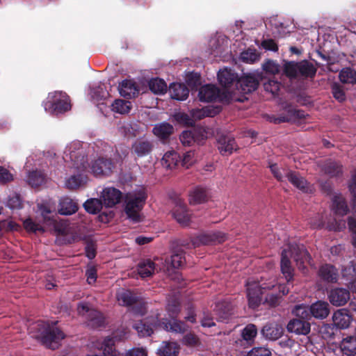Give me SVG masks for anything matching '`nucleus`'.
<instances>
[{
    "mask_svg": "<svg viewBox=\"0 0 356 356\" xmlns=\"http://www.w3.org/2000/svg\"><path fill=\"white\" fill-rule=\"evenodd\" d=\"M269 290H278L282 291L283 295L289 293V288L285 285H277L275 280L269 282L261 284H248L247 296L249 307L252 309L257 308L263 302L264 295Z\"/></svg>",
    "mask_w": 356,
    "mask_h": 356,
    "instance_id": "f257e3e1",
    "label": "nucleus"
},
{
    "mask_svg": "<svg viewBox=\"0 0 356 356\" xmlns=\"http://www.w3.org/2000/svg\"><path fill=\"white\" fill-rule=\"evenodd\" d=\"M31 329L38 332L34 337L39 339L42 345L51 350L58 348L59 342L65 337L64 333L59 328L50 325L47 322H37L33 325Z\"/></svg>",
    "mask_w": 356,
    "mask_h": 356,
    "instance_id": "f03ea898",
    "label": "nucleus"
},
{
    "mask_svg": "<svg viewBox=\"0 0 356 356\" xmlns=\"http://www.w3.org/2000/svg\"><path fill=\"white\" fill-rule=\"evenodd\" d=\"M317 72L314 65L307 60L299 62L285 61L283 65V73L289 79L302 78L313 79Z\"/></svg>",
    "mask_w": 356,
    "mask_h": 356,
    "instance_id": "7ed1b4c3",
    "label": "nucleus"
},
{
    "mask_svg": "<svg viewBox=\"0 0 356 356\" xmlns=\"http://www.w3.org/2000/svg\"><path fill=\"white\" fill-rule=\"evenodd\" d=\"M43 106L46 111L56 115L65 113L71 108L69 96L62 91L49 93Z\"/></svg>",
    "mask_w": 356,
    "mask_h": 356,
    "instance_id": "20e7f679",
    "label": "nucleus"
},
{
    "mask_svg": "<svg viewBox=\"0 0 356 356\" xmlns=\"http://www.w3.org/2000/svg\"><path fill=\"white\" fill-rule=\"evenodd\" d=\"M147 195L145 191L142 189L133 194L126 196L125 213L128 218L135 222L140 221L139 212L145 204Z\"/></svg>",
    "mask_w": 356,
    "mask_h": 356,
    "instance_id": "39448f33",
    "label": "nucleus"
},
{
    "mask_svg": "<svg viewBox=\"0 0 356 356\" xmlns=\"http://www.w3.org/2000/svg\"><path fill=\"white\" fill-rule=\"evenodd\" d=\"M79 314L86 316L88 326L91 328L104 327L105 318L102 312L90 308L89 303L81 302L77 305Z\"/></svg>",
    "mask_w": 356,
    "mask_h": 356,
    "instance_id": "423d86ee",
    "label": "nucleus"
},
{
    "mask_svg": "<svg viewBox=\"0 0 356 356\" xmlns=\"http://www.w3.org/2000/svg\"><path fill=\"white\" fill-rule=\"evenodd\" d=\"M81 146L79 142L73 143L67 147L65 154L66 157L69 156L74 168L78 170H84L88 165V159Z\"/></svg>",
    "mask_w": 356,
    "mask_h": 356,
    "instance_id": "0eeeda50",
    "label": "nucleus"
},
{
    "mask_svg": "<svg viewBox=\"0 0 356 356\" xmlns=\"http://www.w3.org/2000/svg\"><path fill=\"white\" fill-rule=\"evenodd\" d=\"M283 112L278 118L274 119L275 124H280L282 122H296V121L304 119L306 114L304 111L296 108L292 104L288 102H283L281 104Z\"/></svg>",
    "mask_w": 356,
    "mask_h": 356,
    "instance_id": "6e6552de",
    "label": "nucleus"
},
{
    "mask_svg": "<svg viewBox=\"0 0 356 356\" xmlns=\"http://www.w3.org/2000/svg\"><path fill=\"white\" fill-rule=\"evenodd\" d=\"M118 300L124 306H134L133 309L136 314L143 315L145 312V305L143 299L129 290L119 293Z\"/></svg>",
    "mask_w": 356,
    "mask_h": 356,
    "instance_id": "1a4fd4ad",
    "label": "nucleus"
},
{
    "mask_svg": "<svg viewBox=\"0 0 356 356\" xmlns=\"http://www.w3.org/2000/svg\"><path fill=\"white\" fill-rule=\"evenodd\" d=\"M115 163L111 159L99 157L91 163V172L95 177L108 176L113 172Z\"/></svg>",
    "mask_w": 356,
    "mask_h": 356,
    "instance_id": "9d476101",
    "label": "nucleus"
},
{
    "mask_svg": "<svg viewBox=\"0 0 356 356\" xmlns=\"http://www.w3.org/2000/svg\"><path fill=\"white\" fill-rule=\"evenodd\" d=\"M227 239L226 235L221 232L204 233L192 239L193 245L199 247L202 245H211L222 243Z\"/></svg>",
    "mask_w": 356,
    "mask_h": 356,
    "instance_id": "9b49d317",
    "label": "nucleus"
},
{
    "mask_svg": "<svg viewBox=\"0 0 356 356\" xmlns=\"http://www.w3.org/2000/svg\"><path fill=\"white\" fill-rule=\"evenodd\" d=\"M288 256L293 259L294 261L299 268H305V263L311 259L308 251L303 245L300 246L297 244L289 245Z\"/></svg>",
    "mask_w": 356,
    "mask_h": 356,
    "instance_id": "f8f14e48",
    "label": "nucleus"
},
{
    "mask_svg": "<svg viewBox=\"0 0 356 356\" xmlns=\"http://www.w3.org/2000/svg\"><path fill=\"white\" fill-rule=\"evenodd\" d=\"M285 176L288 181L301 192L305 193H310L312 192L310 184L299 172L291 170H286Z\"/></svg>",
    "mask_w": 356,
    "mask_h": 356,
    "instance_id": "ddd939ff",
    "label": "nucleus"
},
{
    "mask_svg": "<svg viewBox=\"0 0 356 356\" xmlns=\"http://www.w3.org/2000/svg\"><path fill=\"white\" fill-rule=\"evenodd\" d=\"M330 302L335 307L345 305L350 298V293L348 289L343 287H334L327 293Z\"/></svg>",
    "mask_w": 356,
    "mask_h": 356,
    "instance_id": "4468645a",
    "label": "nucleus"
},
{
    "mask_svg": "<svg viewBox=\"0 0 356 356\" xmlns=\"http://www.w3.org/2000/svg\"><path fill=\"white\" fill-rule=\"evenodd\" d=\"M154 145L152 141L145 138H138L131 145V154L137 158L150 155Z\"/></svg>",
    "mask_w": 356,
    "mask_h": 356,
    "instance_id": "2eb2a0df",
    "label": "nucleus"
},
{
    "mask_svg": "<svg viewBox=\"0 0 356 356\" xmlns=\"http://www.w3.org/2000/svg\"><path fill=\"white\" fill-rule=\"evenodd\" d=\"M219 83L227 90H234L238 80V74L232 70L225 68L218 73Z\"/></svg>",
    "mask_w": 356,
    "mask_h": 356,
    "instance_id": "dca6fc26",
    "label": "nucleus"
},
{
    "mask_svg": "<svg viewBox=\"0 0 356 356\" xmlns=\"http://www.w3.org/2000/svg\"><path fill=\"white\" fill-rule=\"evenodd\" d=\"M259 84V80L254 75L247 74L238 78L235 89L239 92L248 94L254 91Z\"/></svg>",
    "mask_w": 356,
    "mask_h": 356,
    "instance_id": "f3484780",
    "label": "nucleus"
},
{
    "mask_svg": "<svg viewBox=\"0 0 356 356\" xmlns=\"http://www.w3.org/2000/svg\"><path fill=\"white\" fill-rule=\"evenodd\" d=\"M281 271L284 276L286 283L283 285L287 286L289 289L291 286H293L292 282L293 280V268L291 266L289 257L288 256V251L286 249H284L281 254V261H280ZM279 285H281L280 284Z\"/></svg>",
    "mask_w": 356,
    "mask_h": 356,
    "instance_id": "a211bd4d",
    "label": "nucleus"
},
{
    "mask_svg": "<svg viewBox=\"0 0 356 356\" xmlns=\"http://www.w3.org/2000/svg\"><path fill=\"white\" fill-rule=\"evenodd\" d=\"M159 322L157 318H147L136 322L134 327L141 337H149L153 334L154 328L159 327Z\"/></svg>",
    "mask_w": 356,
    "mask_h": 356,
    "instance_id": "6ab92c4d",
    "label": "nucleus"
},
{
    "mask_svg": "<svg viewBox=\"0 0 356 356\" xmlns=\"http://www.w3.org/2000/svg\"><path fill=\"white\" fill-rule=\"evenodd\" d=\"M101 197L107 207H113L120 202L122 193L114 187H106L103 190Z\"/></svg>",
    "mask_w": 356,
    "mask_h": 356,
    "instance_id": "aec40b11",
    "label": "nucleus"
},
{
    "mask_svg": "<svg viewBox=\"0 0 356 356\" xmlns=\"http://www.w3.org/2000/svg\"><path fill=\"white\" fill-rule=\"evenodd\" d=\"M121 96L126 99H131L138 96L139 88L136 83L133 80H123L118 86Z\"/></svg>",
    "mask_w": 356,
    "mask_h": 356,
    "instance_id": "412c9836",
    "label": "nucleus"
},
{
    "mask_svg": "<svg viewBox=\"0 0 356 356\" xmlns=\"http://www.w3.org/2000/svg\"><path fill=\"white\" fill-rule=\"evenodd\" d=\"M334 325L339 329H346L353 321L352 315L349 310L341 309L336 311L332 316Z\"/></svg>",
    "mask_w": 356,
    "mask_h": 356,
    "instance_id": "4be33fe9",
    "label": "nucleus"
},
{
    "mask_svg": "<svg viewBox=\"0 0 356 356\" xmlns=\"http://www.w3.org/2000/svg\"><path fill=\"white\" fill-rule=\"evenodd\" d=\"M286 327L289 332L307 335L310 332L311 325L307 321L293 318L289 322Z\"/></svg>",
    "mask_w": 356,
    "mask_h": 356,
    "instance_id": "5701e85b",
    "label": "nucleus"
},
{
    "mask_svg": "<svg viewBox=\"0 0 356 356\" xmlns=\"http://www.w3.org/2000/svg\"><path fill=\"white\" fill-rule=\"evenodd\" d=\"M204 139V135L196 129L184 131L179 136V140L184 146H191L194 143L200 144Z\"/></svg>",
    "mask_w": 356,
    "mask_h": 356,
    "instance_id": "b1692460",
    "label": "nucleus"
},
{
    "mask_svg": "<svg viewBox=\"0 0 356 356\" xmlns=\"http://www.w3.org/2000/svg\"><path fill=\"white\" fill-rule=\"evenodd\" d=\"M218 149L223 156L232 154L237 149L235 139L228 136H220L218 139Z\"/></svg>",
    "mask_w": 356,
    "mask_h": 356,
    "instance_id": "393cba45",
    "label": "nucleus"
},
{
    "mask_svg": "<svg viewBox=\"0 0 356 356\" xmlns=\"http://www.w3.org/2000/svg\"><path fill=\"white\" fill-rule=\"evenodd\" d=\"M318 275L322 280L326 282L335 283L339 278V272L334 266L325 264L320 267Z\"/></svg>",
    "mask_w": 356,
    "mask_h": 356,
    "instance_id": "a878e982",
    "label": "nucleus"
},
{
    "mask_svg": "<svg viewBox=\"0 0 356 356\" xmlns=\"http://www.w3.org/2000/svg\"><path fill=\"white\" fill-rule=\"evenodd\" d=\"M233 306L227 300L218 302L216 305L214 312L218 321L225 322L229 319L233 314Z\"/></svg>",
    "mask_w": 356,
    "mask_h": 356,
    "instance_id": "bb28decb",
    "label": "nucleus"
},
{
    "mask_svg": "<svg viewBox=\"0 0 356 356\" xmlns=\"http://www.w3.org/2000/svg\"><path fill=\"white\" fill-rule=\"evenodd\" d=\"M284 333V328L281 325L276 323H266L261 330L262 335L270 340H277Z\"/></svg>",
    "mask_w": 356,
    "mask_h": 356,
    "instance_id": "cd10ccee",
    "label": "nucleus"
},
{
    "mask_svg": "<svg viewBox=\"0 0 356 356\" xmlns=\"http://www.w3.org/2000/svg\"><path fill=\"white\" fill-rule=\"evenodd\" d=\"M312 317L317 319H324L330 314V305L325 301L318 300L310 305Z\"/></svg>",
    "mask_w": 356,
    "mask_h": 356,
    "instance_id": "c85d7f7f",
    "label": "nucleus"
},
{
    "mask_svg": "<svg viewBox=\"0 0 356 356\" xmlns=\"http://www.w3.org/2000/svg\"><path fill=\"white\" fill-rule=\"evenodd\" d=\"M170 97L176 100L183 101L188 98L189 90L186 86L180 83H172L170 85Z\"/></svg>",
    "mask_w": 356,
    "mask_h": 356,
    "instance_id": "c756f323",
    "label": "nucleus"
},
{
    "mask_svg": "<svg viewBox=\"0 0 356 356\" xmlns=\"http://www.w3.org/2000/svg\"><path fill=\"white\" fill-rule=\"evenodd\" d=\"M219 90L213 85H205L200 88L198 97L201 102H213L218 97Z\"/></svg>",
    "mask_w": 356,
    "mask_h": 356,
    "instance_id": "7c9ffc66",
    "label": "nucleus"
},
{
    "mask_svg": "<svg viewBox=\"0 0 356 356\" xmlns=\"http://www.w3.org/2000/svg\"><path fill=\"white\" fill-rule=\"evenodd\" d=\"M173 216L176 220L184 226H187L190 221V216L188 213L186 204L179 200L173 211Z\"/></svg>",
    "mask_w": 356,
    "mask_h": 356,
    "instance_id": "2f4dec72",
    "label": "nucleus"
},
{
    "mask_svg": "<svg viewBox=\"0 0 356 356\" xmlns=\"http://www.w3.org/2000/svg\"><path fill=\"white\" fill-rule=\"evenodd\" d=\"M152 132L156 137L165 143L173 134L174 127L170 123L162 122L155 125Z\"/></svg>",
    "mask_w": 356,
    "mask_h": 356,
    "instance_id": "473e14b6",
    "label": "nucleus"
},
{
    "mask_svg": "<svg viewBox=\"0 0 356 356\" xmlns=\"http://www.w3.org/2000/svg\"><path fill=\"white\" fill-rule=\"evenodd\" d=\"M78 209V204L69 197H65L59 202L58 211L62 215H72L76 213Z\"/></svg>",
    "mask_w": 356,
    "mask_h": 356,
    "instance_id": "72a5a7b5",
    "label": "nucleus"
},
{
    "mask_svg": "<svg viewBox=\"0 0 356 356\" xmlns=\"http://www.w3.org/2000/svg\"><path fill=\"white\" fill-rule=\"evenodd\" d=\"M159 325L166 331H171L177 333H184L186 330L184 323L174 318L173 321H171L168 318H163L162 321L159 323Z\"/></svg>",
    "mask_w": 356,
    "mask_h": 356,
    "instance_id": "f704fd0d",
    "label": "nucleus"
},
{
    "mask_svg": "<svg viewBox=\"0 0 356 356\" xmlns=\"http://www.w3.org/2000/svg\"><path fill=\"white\" fill-rule=\"evenodd\" d=\"M322 170L330 177H339L343 173V165L339 161L330 159L325 162Z\"/></svg>",
    "mask_w": 356,
    "mask_h": 356,
    "instance_id": "c9c22d12",
    "label": "nucleus"
},
{
    "mask_svg": "<svg viewBox=\"0 0 356 356\" xmlns=\"http://www.w3.org/2000/svg\"><path fill=\"white\" fill-rule=\"evenodd\" d=\"M179 345L175 341H163L158 349L159 356H177L179 353Z\"/></svg>",
    "mask_w": 356,
    "mask_h": 356,
    "instance_id": "e433bc0d",
    "label": "nucleus"
},
{
    "mask_svg": "<svg viewBox=\"0 0 356 356\" xmlns=\"http://www.w3.org/2000/svg\"><path fill=\"white\" fill-rule=\"evenodd\" d=\"M208 195L207 190L202 187L197 186L189 193V203L191 204H199L207 202Z\"/></svg>",
    "mask_w": 356,
    "mask_h": 356,
    "instance_id": "4c0bfd02",
    "label": "nucleus"
},
{
    "mask_svg": "<svg viewBox=\"0 0 356 356\" xmlns=\"http://www.w3.org/2000/svg\"><path fill=\"white\" fill-rule=\"evenodd\" d=\"M340 348L343 354L347 356L356 355V338L354 336H347L340 343Z\"/></svg>",
    "mask_w": 356,
    "mask_h": 356,
    "instance_id": "58836bf2",
    "label": "nucleus"
},
{
    "mask_svg": "<svg viewBox=\"0 0 356 356\" xmlns=\"http://www.w3.org/2000/svg\"><path fill=\"white\" fill-rule=\"evenodd\" d=\"M332 209L334 213L341 216L346 215L349 211L345 198L341 195H336L332 198Z\"/></svg>",
    "mask_w": 356,
    "mask_h": 356,
    "instance_id": "ea45409f",
    "label": "nucleus"
},
{
    "mask_svg": "<svg viewBox=\"0 0 356 356\" xmlns=\"http://www.w3.org/2000/svg\"><path fill=\"white\" fill-rule=\"evenodd\" d=\"M138 273L142 278L150 277L155 270V264L151 259H143L137 266Z\"/></svg>",
    "mask_w": 356,
    "mask_h": 356,
    "instance_id": "a19ab883",
    "label": "nucleus"
},
{
    "mask_svg": "<svg viewBox=\"0 0 356 356\" xmlns=\"http://www.w3.org/2000/svg\"><path fill=\"white\" fill-rule=\"evenodd\" d=\"M181 156L175 151L167 152L161 160L162 165L166 168L172 169L180 162Z\"/></svg>",
    "mask_w": 356,
    "mask_h": 356,
    "instance_id": "79ce46f5",
    "label": "nucleus"
},
{
    "mask_svg": "<svg viewBox=\"0 0 356 356\" xmlns=\"http://www.w3.org/2000/svg\"><path fill=\"white\" fill-rule=\"evenodd\" d=\"M269 290L268 291H270ZM272 292L266 293V295L263 298V304H266L270 307H275L280 303L282 297L284 296L282 291L278 290H271Z\"/></svg>",
    "mask_w": 356,
    "mask_h": 356,
    "instance_id": "37998d69",
    "label": "nucleus"
},
{
    "mask_svg": "<svg viewBox=\"0 0 356 356\" xmlns=\"http://www.w3.org/2000/svg\"><path fill=\"white\" fill-rule=\"evenodd\" d=\"M103 203V201L100 199L91 198L86 201L83 207L88 213L96 214L102 210Z\"/></svg>",
    "mask_w": 356,
    "mask_h": 356,
    "instance_id": "c03bdc74",
    "label": "nucleus"
},
{
    "mask_svg": "<svg viewBox=\"0 0 356 356\" xmlns=\"http://www.w3.org/2000/svg\"><path fill=\"white\" fill-rule=\"evenodd\" d=\"M148 86L149 90L154 94H163L167 90L166 83L160 78L152 79Z\"/></svg>",
    "mask_w": 356,
    "mask_h": 356,
    "instance_id": "a18cd8bd",
    "label": "nucleus"
},
{
    "mask_svg": "<svg viewBox=\"0 0 356 356\" xmlns=\"http://www.w3.org/2000/svg\"><path fill=\"white\" fill-rule=\"evenodd\" d=\"M112 111L120 114L128 113L131 109V103L124 99H116L111 105Z\"/></svg>",
    "mask_w": 356,
    "mask_h": 356,
    "instance_id": "49530a36",
    "label": "nucleus"
},
{
    "mask_svg": "<svg viewBox=\"0 0 356 356\" xmlns=\"http://www.w3.org/2000/svg\"><path fill=\"white\" fill-rule=\"evenodd\" d=\"M339 80L344 83H356V71L350 67L343 68L339 72Z\"/></svg>",
    "mask_w": 356,
    "mask_h": 356,
    "instance_id": "de8ad7c7",
    "label": "nucleus"
},
{
    "mask_svg": "<svg viewBox=\"0 0 356 356\" xmlns=\"http://www.w3.org/2000/svg\"><path fill=\"white\" fill-rule=\"evenodd\" d=\"M186 262L185 252L178 249L175 250L170 257V264L174 268H181Z\"/></svg>",
    "mask_w": 356,
    "mask_h": 356,
    "instance_id": "09e8293b",
    "label": "nucleus"
},
{
    "mask_svg": "<svg viewBox=\"0 0 356 356\" xmlns=\"http://www.w3.org/2000/svg\"><path fill=\"white\" fill-rule=\"evenodd\" d=\"M293 312L296 316V318L309 321V320H310L312 318L310 306L304 305H296L293 309Z\"/></svg>",
    "mask_w": 356,
    "mask_h": 356,
    "instance_id": "8fccbe9b",
    "label": "nucleus"
},
{
    "mask_svg": "<svg viewBox=\"0 0 356 356\" xmlns=\"http://www.w3.org/2000/svg\"><path fill=\"white\" fill-rule=\"evenodd\" d=\"M217 112L209 107H204L201 109H193L191 111L192 118L194 120H201L205 117L213 116Z\"/></svg>",
    "mask_w": 356,
    "mask_h": 356,
    "instance_id": "3c124183",
    "label": "nucleus"
},
{
    "mask_svg": "<svg viewBox=\"0 0 356 356\" xmlns=\"http://www.w3.org/2000/svg\"><path fill=\"white\" fill-rule=\"evenodd\" d=\"M257 334V328L254 324L247 325L241 331L243 339L247 341H253Z\"/></svg>",
    "mask_w": 356,
    "mask_h": 356,
    "instance_id": "603ef678",
    "label": "nucleus"
},
{
    "mask_svg": "<svg viewBox=\"0 0 356 356\" xmlns=\"http://www.w3.org/2000/svg\"><path fill=\"white\" fill-rule=\"evenodd\" d=\"M241 59L247 63H254L259 59V54L256 49H248L241 53Z\"/></svg>",
    "mask_w": 356,
    "mask_h": 356,
    "instance_id": "864d4df0",
    "label": "nucleus"
},
{
    "mask_svg": "<svg viewBox=\"0 0 356 356\" xmlns=\"http://www.w3.org/2000/svg\"><path fill=\"white\" fill-rule=\"evenodd\" d=\"M268 168H270V172L273 174V177L278 181H284V178L286 177V176H285L286 170H290L289 169L280 168L277 163H269Z\"/></svg>",
    "mask_w": 356,
    "mask_h": 356,
    "instance_id": "5fc2aeb1",
    "label": "nucleus"
},
{
    "mask_svg": "<svg viewBox=\"0 0 356 356\" xmlns=\"http://www.w3.org/2000/svg\"><path fill=\"white\" fill-rule=\"evenodd\" d=\"M28 181L32 187H38L43 183L44 176L38 171L31 172L28 177Z\"/></svg>",
    "mask_w": 356,
    "mask_h": 356,
    "instance_id": "6e6d98bb",
    "label": "nucleus"
},
{
    "mask_svg": "<svg viewBox=\"0 0 356 356\" xmlns=\"http://www.w3.org/2000/svg\"><path fill=\"white\" fill-rule=\"evenodd\" d=\"M175 120L180 124L193 127L195 124L194 120L186 113H177L174 115Z\"/></svg>",
    "mask_w": 356,
    "mask_h": 356,
    "instance_id": "4d7b16f0",
    "label": "nucleus"
},
{
    "mask_svg": "<svg viewBox=\"0 0 356 356\" xmlns=\"http://www.w3.org/2000/svg\"><path fill=\"white\" fill-rule=\"evenodd\" d=\"M282 84L280 81L272 79H269L267 81L264 83V90L273 95L278 92Z\"/></svg>",
    "mask_w": 356,
    "mask_h": 356,
    "instance_id": "13d9d810",
    "label": "nucleus"
},
{
    "mask_svg": "<svg viewBox=\"0 0 356 356\" xmlns=\"http://www.w3.org/2000/svg\"><path fill=\"white\" fill-rule=\"evenodd\" d=\"M23 225L24 229L27 232H31L35 233L37 231L44 232V229L40 224L34 222L31 218H26L24 222Z\"/></svg>",
    "mask_w": 356,
    "mask_h": 356,
    "instance_id": "bf43d9fd",
    "label": "nucleus"
},
{
    "mask_svg": "<svg viewBox=\"0 0 356 356\" xmlns=\"http://www.w3.org/2000/svg\"><path fill=\"white\" fill-rule=\"evenodd\" d=\"M52 223L54 224V228L57 235L66 236L69 234L70 227L67 222L63 221L56 222L54 220V221H51V224Z\"/></svg>",
    "mask_w": 356,
    "mask_h": 356,
    "instance_id": "052dcab7",
    "label": "nucleus"
},
{
    "mask_svg": "<svg viewBox=\"0 0 356 356\" xmlns=\"http://www.w3.org/2000/svg\"><path fill=\"white\" fill-rule=\"evenodd\" d=\"M180 310L181 305L177 300L174 299L172 300L171 301H169L167 305V311L170 317H172V318H176L179 314Z\"/></svg>",
    "mask_w": 356,
    "mask_h": 356,
    "instance_id": "680f3d73",
    "label": "nucleus"
},
{
    "mask_svg": "<svg viewBox=\"0 0 356 356\" xmlns=\"http://www.w3.org/2000/svg\"><path fill=\"white\" fill-rule=\"evenodd\" d=\"M7 206L11 209H19L22 207V201L20 195L14 193L10 195L7 202Z\"/></svg>",
    "mask_w": 356,
    "mask_h": 356,
    "instance_id": "e2e57ef3",
    "label": "nucleus"
},
{
    "mask_svg": "<svg viewBox=\"0 0 356 356\" xmlns=\"http://www.w3.org/2000/svg\"><path fill=\"white\" fill-rule=\"evenodd\" d=\"M186 83L192 88H197L201 84L200 74L196 72H190L186 76Z\"/></svg>",
    "mask_w": 356,
    "mask_h": 356,
    "instance_id": "0e129e2a",
    "label": "nucleus"
},
{
    "mask_svg": "<svg viewBox=\"0 0 356 356\" xmlns=\"http://www.w3.org/2000/svg\"><path fill=\"white\" fill-rule=\"evenodd\" d=\"M182 343L183 344L191 347H195L200 344V339L198 337L191 332L184 335L183 337Z\"/></svg>",
    "mask_w": 356,
    "mask_h": 356,
    "instance_id": "69168bd1",
    "label": "nucleus"
},
{
    "mask_svg": "<svg viewBox=\"0 0 356 356\" xmlns=\"http://www.w3.org/2000/svg\"><path fill=\"white\" fill-rule=\"evenodd\" d=\"M263 70L266 72L275 74L280 72V66L275 61L268 60L263 64Z\"/></svg>",
    "mask_w": 356,
    "mask_h": 356,
    "instance_id": "338daca9",
    "label": "nucleus"
},
{
    "mask_svg": "<svg viewBox=\"0 0 356 356\" xmlns=\"http://www.w3.org/2000/svg\"><path fill=\"white\" fill-rule=\"evenodd\" d=\"M247 356H271L270 351L263 347L254 348L250 350Z\"/></svg>",
    "mask_w": 356,
    "mask_h": 356,
    "instance_id": "774afa93",
    "label": "nucleus"
}]
</instances>
